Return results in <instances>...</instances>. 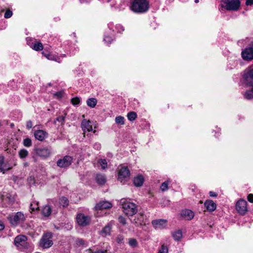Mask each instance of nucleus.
Here are the masks:
<instances>
[{
    "instance_id": "nucleus-1",
    "label": "nucleus",
    "mask_w": 253,
    "mask_h": 253,
    "mask_svg": "<svg viewBox=\"0 0 253 253\" xmlns=\"http://www.w3.org/2000/svg\"><path fill=\"white\" fill-rule=\"evenodd\" d=\"M148 8V2L146 0H134L131 5L132 10L136 12H145Z\"/></svg>"
},
{
    "instance_id": "nucleus-2",
    "label": "nucleus",
    "mask_w": 253,
    "mask_h": 253,
    "mask_svg": "<svg viewBox=\"0 0 253 253\" xmlns=\"http://www.w3.org/2000/svg\"><path fill=\"white\" fill-rule=\"evenodd\" d=\"M8 220L11 225L14 226L23 222L26 219V216L21 211L10 214L7 217Z\"/></svg>"
},
{
    "instance_id": "nucleus-3",
    "label": "nucleus",
    "mask_w": 253,
    "mask_h": 253,
    "mask_svg": "<svg viewBox=\"0 0 253 253\" xmlns=\"http://www.w3.org/2000/svg\"><path fill=\"white\" fill-rule=\"evenodd\" d=\"M52 234L50 232L45 233L40 241V246L44 249L49 248L53 245L51 240Z\"/></svg>"
},
{
    "instance_id": "nucleus-4",
    "label": "nucleus",
    "mask_w": 253,
    "mask_h": 253,
    "mask_svg": "<svg viewBox=\"0 0 253 253\" xmlns=\"http://www.w3.org/2000/svg\"><path fill=\"white\" fill-rule=\"evenodd\" d=\"M122 206L124 213L128 216H132L137 212L136 206L132 203L125 202Z\"/></svg>"
},
{
    "instance_id": "nucleus-5",
    "label": "nucleus",
    "mask_w": 253,
    "mask_h": 253,
    "mask_svg": "<svg viewBox=\"0 0 253 253\" xmlns=\"http://www.w3.org/2000/svg\"><path fill=\"white\" fill-rule=\"evenodd\" d=\"M222 2L223 6L228 10H237L240 5L239 0H225Z\"/></svg>"
},
{
    "instance_id": "nucleus-6",
    "label": "nucleus",
    "mask_w": 253,
    "mask_h": 253,
    "mask_svg": "<svg viewBox=\"0 0 253 253\" xmlns=\"http://www.w3.org/2000/svg\"><path fill=\"white\" fill-rule=\"evenodd\" d=\"M130 171L127 167L120 166L118 168V180L121 182L129 178Z\"/></svg>"
},
{
    "instance_id": "nucleus-7",
    "label": "nucleus",
    "mask_w": 253,
    "mask_h": 253,
    "mask_svg": "<svg viewBox=\"0 0 253 253\" xmlns=\"http://www.w3.org/2000/svg\"><path fill=\"white\" fill-rule=\"evenodd\" d=\"M236 209L241 215L245 214L248 211L247 202L243 199L239 200L236 204Z\"/></svg>"
},
{
    "instance_id": "nucleus-8",
    "label": "nucleus",
    "mask_w": 253,
    "mask_h": 253,
    "mask_svg": "<svg viewBox=\"0 0 253 253\" xmlns=\"http://www.w3.org/2000/svg\"><path fill=\"white\" fill-rule=\"evenodd\" d=\"M77 222L81 226H85L90 222V218L83 213H79L77 215Z\"/></svg>"
},
{
    "instance_id": "nucleus-9",
    "label": "nucleus",
    "mask_w": 253,
    "mask_h": 253,
    "mask_svg": "<svg viewBox=\"0 0 253 253\" xmlns=\"http://www.w3.org/2000/svg\"><path fill=\"white\" fill-rule=\"evenodd\" d=\"M244 83L247 85H253V68L246 70L244 74Z\"/></svg>"
},
{
    "instance_id": "nucleus-10",
    "label": "nucleus",
    "mask_w": 253,
    "mask_h": 253,
    "mask_svg": "<svg viewBox=\"0 0 253 253\" xmlns=\"http://www.w3.org/2000/svg\"><path fill=\"white\" fill-rule=\"evenodd\" d=\"M72 158L69 156H66L57 161V165L61 168H66L72 164Z\"/></svg>"
},
{
    "instance_id": "nucleus-11",
    "label": "nucleus",
    "mask_w": 253,
    "mask_h": 253,
    "mask_svg": "<svg viewBox=\"0 0 253 253\" xmlns=\"http://www.w3.org/2000/svg\"><path fill=\"white\" fill-rule=\"evenodd\" d=\"M35 151L38 156L43 158H46L51 154V150L47 147L37 148Z\"/></svg>"
},
{
    "instance_id": "nucleus-12",
    "label": "nucleus",
    "mask_w": 253,
    "mask_h": 253,
    "mask_svg": "<svg viewBox=\"0 0 253 253\" xmlns=\"http://www.w3.org/2000/svg\"><path fill=\"white\" fill-rule=\"evenodd\" d=\"M152 224L156 229L165 228L167 225V221L165 219H160L152 221Z\"/></svg>"
},
{
    "instance_id": "nucleus-13",
    "label": "nucleus",
    "mask_w": 253,
    "mask_h": 253,
    "mask_svg": "<svg viewBox=\"0 0 253 253\" xmlns=\"http://www.w3.org/2000/svg\"><path fill=\"white\" fill-rule=\"evenodd\" d=\"M242 57L246 60H251L253 59V47L246 48L242 52Z\"/></svg>"
},
{
    "instance_id": "nucleus-14",
    "label": "nucleus",
    "mask_w": 253,
    "mask_h": 253,
    "mask_svg": "<svg viewBox=\"0 0 253 253\" xmlns=\"http://www.w3.org/2000/svg\"><path fill=\"white\" fill-rule=\"evenodd\" d=\"M27 237L24 235L17 236L14 240L15 245L18 248L24 247L26 244Z\"/></svg>"
},
{
    "instance_id": "nucleus-15",
    "label": "nucleus",
    "mask_w": 253,
    "mask_h": 253,
    "mask_svg": "<svg viewBox=\"0 0 253 253\" xmlns=\"http://www.w3.org/2000/svg\"><path fill=\"white\" fill-rule=\"evenodd\" d=\"M81 127L84 133L86 131L90 132L92 130V123L89 120L84 119L81 123Z\"/></svg>"
},
{
    "instance_id": "nucleus-16",
    "label": "nucleus",
    "mask_w": 253,
    "mask_h": 253,
    "mask_svg": "<svg viewBox=\"0 0 253 253\" xmlns=\"http://www.w3.org/2000/svg\"><path fill=\"white\" fill-rule=\"evenodd\" d=\"M11 167L7 162H4L3 156H0V171L4 173L5 171L11 169Z\"/></svg>"
},
{
    "instance_id": "nucleus-17",
    "label": "nucleus",
    "mask_w": 253,
    "mask_h": 253,
    "mask_svg": "<svg viewBox=\"0 0 253 253\" xmlns=\"http://www.w3.org/2000/svg\"><path fill=\"white\" fill-rule=\"evenodd\" d=\"M112 207V204L107 201L100 202L96 204L95 209L96 210H101L110 209Z\"/></svg>"
},
{
    "instance_id": "nucleus-18",
    "label": "nucleus",
    "mask_w": 253,
    "mask_h": 253,
    "mask_svg": "<svg viewBox=\"0 0 253 253\" xmlns=\"http://www.w3.org/2000/svg\"><path fill=\"white\" fill-rule=\"evenodd\" d=\"M34 136L36 139L42 141L47 137V133L42 130H38L35 131Z\"/></svg>"
},
{
    "instance_id": "nucleus-19",
    "label": "nucleus",
    "mask_w": 253,
    "mask_h": 253,
    "mask_svg": "<svg viewBox=\"0 0 253 253\" xmlns=\"http://www.w3.org/2000/svg\"><path fill=\"white\" fill-rule=\"evenodd\" d=\"M205 206L207 208V210L209 211H214L216 208V204L213 202L212 200H207L205 203Z\"/></svg>"
},
{
    "instance_id": "nucleus-20",
    "label": "nucleus",
    "mask_w": 253,
    "mask_h": 253,
    "mask_svg": "<svg viewBox=\"0 0 253 253\" xmlns=\"http://www.w3.org/2000/svg\"><path fill=\"white\" fill-rule=\"evenodd\" d=\"M181 215L187 220H190L193 218L194 216V212L189 210H185L182 211Z\"/></svg>"
},
{
    "instance_id": "nucleus-21",
    "label": "nucleus",
    "mask_w": 253,
    "mask_h": 253,
    "mask_svg": "<svg viewBox=\"0 0 253 253\" xmlns=\"http://www.w3.org/2000/svg\"><path fill=\"white\" fill-rule=\"evenodd\" d=\"M144 182V178L141 175H138L133 179V183L135 186L140 187Z\"/></svg>"
},
{
    "instance_id": "nucleus-22",
    "label": "nucleus",
    "mask_w": 253,
    "mask_h": 253,
    "mask_svg": "<svg viewBox=\"0 0 253 253\" xmlns=\"http://www.w3.org/2000/svg\"><path fill=\"white\" fill-rule=\"evenodd\" d=\"M96 181L99 185H103L106 182V177L104 174H97L96 176Z\"/></svg>"
},
{
    "instance_id": "nucleus-23",
    "label": "nucleus",
    "mask_w": 253,
    "mask_h": 253,
    "mask_svg": "<svg viewBox=\"0 0 253 253\" xmlns=\"http://www.w3.org/2000/svg\"><path fill=\"white\" fill-rule=\"evenodd\" d=\"M42 214L45 217L49 216L51 213V209L49 206H45L42 210Z\"/></svg>"
},
{
    "instance_id": "nucleus-24",
    "label": "nucleus",
    "mask_w": 253,
    "mask_h": 253,
    "mask_svg": "<svg viewBox=\"0 0 253 253\" xmlns=\"http://www.w3.org/2000/svg\"><path fill=\"white\" fill-rule=\"evenodd\" d=\"M97 100L95 98H90L86 101V104L90 108H94L96 106Z\"/></svg>"
},
{
    "instance_id": "nucleus-25",
    "label": "nucleus",
    "mask_w": 253,
    "mask_h": 253,
    "mask_svg": "<svg viewBox=\"0 0 253 253\" xmlns=\"http://www.w3.org/2000/svg\"><path fill=\"white\" fill-rule=\"evenodd\" d=\"M42 54L49 60H55V61H57L58 62H60V58L57 56L56 55H52L51 54H46L44 53V52H42Z\"/></svg>"
},
{
    "instance_id": "nucleus-26",
    "label": "nucleus",
    "mask_w": 253,
    "mask_h": 253,
    "mask_svg": "<svg viewBox=\"0 0 253 253\" xmlns=\"http://www.w3.org/2000/svg\"><path fill=\"white\" fill-rule=\"evenodd\" d=\"M59 203L63 208H67L69 204V201L67 198L62 197L59 199Z\"/></svg>"
},
{
    "instance_id": "nucleus-27",
    "label": "nucleus",
    "mask_w": 253,
    "mask_h": 253,
    "mask_svg": "<svg viewBox=\"0 0 253 253\" xmlns=\"http://www.w3.org/2000/svg\"><path fill=\"white\" fill-rule=\"evenodd\" d=\"M172 236L175 240L179 241L182 237V232L180 230L176 231L173 233Z\"/></svg>"
},
{
    "instance_id": "nucleus-28",
    "label": "nucleus",
    "mask_w": 253,
    "mask_h": 253,
    "mask_svg": "<svg viewBox=\"0 0 253 253\" xmlns=\"http://www.w3.org/2000/svg\"><path fill=\"white\" fill-rule=\"evenodd\" d=\"M28 154V151L24 149H21L18 152V155L21 159L25 158L27 157Z\"/></svg>"
},
{
    "instance_id": "nucleus-29",
    "label": "nucleus",
    "mask_w": 253,
    "mask_h": 253,
    "mask_svg": "<svg viewBox=\"0 0 253 253\" xmlns=\"http://www.w3.org/2000/svg\"><path fill=\"white\" fill-rule=\"evenodd\" d=\"M111 225L110 224H107L105 226L102 230V233L105 235H109L111 230Z\"/></svg>"
},
{
    "instance_id": "nucleus-30",
    "label": "nucleus",
    "mask_w": 253,
    "mask_h": 253,
    "mask_svg": "<svg viewBox=\"0 0 253 253\" xmlns=\"http://www.w3.org/2000/svg\"><path fill=\"white\" fill-rule=\"evenodd\" d=\"M32 48L36 51L42 50L43 49V45L41 42H36L33 44Z\"/></svg>"
},
{
    "instance_id": "nucleus-31",
    "label": "nucleus",
    "mask_w": 253,
    "mask_h": 253,
    "mask_svg": "<svg viewBox=\"0 0 253 253\" xmlns=\"http://www.w3.org/2000/svg\"><path fill=\"white\" fill-rule=\"evenodd\" d=\"M127 117L128 120L132 121L136 118L137 115L134 112H130L127 114Z\"/></svg>"
},
{
    "instance_id": "nucleus-32",
    "label": "nucleus",
    "mask_w": 253,
    "mask_h": 253,
    "mask_svg": "<svg viewBox=\"0 0 253 253\" xmlns=\"http://www.w3.org/2000/svg\"><path fill=\"white\" fill-rule=\"evenodd\" d=\"M39 207L38 203L37 202H33L30 205L31 212L39 210Z\"/></svg>"
},
{
    "instance_id": "nucleus-33",
    "label": "nucleus",
    "mask_w": 253,
    "mask_h": 253,
    "mask_svg": "<svg viewBox=\"0 0 253 253\" xmlns=\"http://www.w3.org/2000/svg\"><path fill=\"white\" fill-rule=\"evenodd\" d=\"M115 122L118 125H123L125 124L124 118L121 116L116 117L115 118Z\"/></svg>"
},
{
    "instance_id": "nucleus-34",
    "label": "nucleus",
    "mask_w": 253,
    "mask_h": 253,
    "mask_svg": "<svg viewBox=\"0 0 253 253\" xmlns=\"http://www.w3.org/2000/svg\"><path fill=\"white\" fill-rule=\"evenodd\" d=\"M245 97L247 99L253 98V89L248 90L245 94Z\"/></svg>"
},
{
    "instance_id": "nucleus-35",
    "label": "nucleus",
    "mask_w": 253,
    "mask_h": 253,
    "mask_svg": "<svg viewBox=\"0 0 253 253\" xmlns=\"http://www.w3.org/2000/svg\"><path fill=\"white\" fill-rule=\"evenodd\" d=\"M98 163L101 166L102 169H105L107 167V163L106 159H100L98 160Z\"/></svg>"
},
{
    "instance_id": "nucleus-36",
    "label": "nucleus",
    "mask_w": 253,
    "mask_h": 253,
    "mask_svg": "<svg viewBox=\"0 0 253 253\" xmlns=\"http://www.w3.org/2000/svg\"><path fill=\"white\" fill-rule=\"evenodd\" d=\"M23 145L24 146L29 147L32 145V141L31 139L26 138L23 140Z\"/></svg>"
},
{
    "instance_id": "nucleus-37",
    "label": "nucleus",
    "mask_w": 253,
    "mask_h": 253,
    "mask_svg": "<svg viewBox=\"0 0 253 253\" xmlns=\"http://www.w3.org/2000/svg\"><path fill=\"white\" fill-rule=\"evenodd\" d=\"M128 244L130 246L134 248L137 246V242L135 239L131 238L129 239Z\"/></svg>"
},
{
    "instance_id": "nucleus-38",
    "label": "nucleus",
    "mask_w": 253,
    "mask_h": 253,
    "mask_svg": "<svg viewBox=\"0 0 253 253\" xmlns=\"http://www.w3.org/2000/svg\"><path fill=\"white\" fill-rule=\"evenodd\" d=\"M168 184L169 182L168 181H165L163 182L161 186V189L162 191H165L168 189Z\"/></svg>"
},
{
    "instance_id": "nucleus-39",
    "label": "nucleus",
    "mask_w": 253,
    "mask_h": 253,
    "mask_svg": "<svg viewBox=\"0 0 253 253\" xmlns=\"http://www.w3.org/2000/svg\"><path fill=\"white\" fill-rule=\"evenodd\" d=\"M71 103L73 105H78L80 103V99L78 97H74L71 99Z\"/></svg>"
},
{
    "instance_id": "nucleus-40",
    "label": "nucleus",
    "mask_w": 253,
    "mask_h": 253,
    "mask_svg": "<svg viewBox=\"0 0 253 253\" xmlns=\"http://www.w3.org/2000/svg\"><path fill=\"white\" fill-rule=\"evenodd\" d=\"M158 253H168V248L165 245H162Z\"/></svg>"
},
{
    "instance_id": "nucleus-41",
    "label": "nucleus",
    "mask_w": 253,
    "mask_h": 253,
    "mask_svg": "<svg viewBox=\"0 0 253 253\" xmlns=\"http://www.w3.org/2000/svg\"><path fill=\"white\" fill-rule=\"evenodd\" d=\"M12 15V11L10 10L9 9H8L5 11L4 16L5 18H9L11 17Z\"/></svg>"
},
{
    "instance_id": "nucleus-42",
    "label": "nucleus",
    "mask_w": 253,
    "mask_h": 253,
    "mask_svg": "<svg viewBox=\"0 0 253 253\" xmlns=\"http://www.w3.org/2000/svg\"><path fill=\"white\" fill-rule=\"evenodd\" d=\"M118 220L119 222L122 224L123 225H125L126 224V218L124 217L120 216L119 217Z\"/></svg>"
},
{
    "instance_id": "nucleus-43",
    "label": "nucleus",
    "mask_w": 253,
    "mask_h": 253,
    "mask_svg": "<svg viewBox=\"0 0 253 253\" xmlns=\"http://www.w3.org/2000/svg\"><path fill=\"white\" fill-rule=\"evenodd\" d=\"M104 40L106 42L109 43L111 42V41L112 40V38L110 37L105 36L104 39Z\"/></svg>"
},
{
    "instance_id": "nucleus-44",
    "label": "nucleus",
    "mask_w": 253,
    "mask_h": 253,
    "mask_svg": "<svg viewBox=\"0 0 253 253\" xmlns=\"http://www.w3.org/2000/svg\"><path fill=\"white\" fill-rule=\"evenodd\" d=\"M124 240V238L121 235H119L117 238V241L118 243H122Z\"/></svg>"
},
{
    "instance_id": "nucleus-45",
    "label": "nucleus",
    "mask_w": 253,
    "mask_h": 253,
    "mask_svg": "<svg viewBox=\"0 0 253 253\" xmlns=\"http://www.w3.org/2000/svg\"><path fill=\"white\" fill-rule=\"evenodd\" d=\"M248 200L250 202L253 203V194H250L248 196Z\"/></svg>"
},
{
    "instance_id": "nucleus-46",
    "label": "nucleus",
    "mask_w": 253,
    "mask_h": 253,
    "mask_svg": "<svg viewBox=\"0 0 253 253\" xmlns=\"http://www.w3.org/2000/svg\"><path fill=\"white\" fill-rule=\"evenodd\" d=\"M56 120L58 122L63 123L64 122V117L63 116H59L56 118Z\"/></svg>"
},
{
    "instance_id": "nucleus-47",
    "label": "nucleus",
    "mask_w": 253,
    "mask_h": 253,
    "mask_svg": "<svg viewBox=\"0 0 253 253\" xmlns=\"http://www.w3.org/2000/svg\"><path fill=\"white\" fill-rule=\"evenodd\" d=\"M32 123L31 121H29L27 122L26 126L28 129L32 128Z\"/></svg>"
},
{
    "instance_id": "nucleus-48",
    "label": "nucleus",
    "mask_w": 253,
    "mask_h": 253,
    "mask_svg": "<svg viewBox=\"0 0 253 253\" xmlns=\"http://www.w3.org/2000/svg\"><path fill=\"white\" fill-rule=\"evenodd\" d=\"M28 181H29V183H30V184L34 183H35V179H34V177H32V176H30V177L28 178Z\"/></svg>"
},
{
    "instance_id": "nucleus-49",
    "label": "nucleus",
    "mask_w": 253,
    "mask_h": 253,
    "mask_svg": "<svg viewBox=\"0 0 253 253\" xmlns=\"http://www.w3.org/2000/svg\"><path fill=\"white\" fill-rule=\"evenodd\" d=\"M246 3L247 5H251L253 4V0H247Z\"/></svg>"
},
{
    "instance_id": "nucleus-50",
    "label": "nucleus",
    "mask_w": 253,
    "mask_h": 253,
    "mask_svg": "<svg viewBox=\"0 0 253 253\" xmlns=\"http://www.w3.org/2000/svg\"><path fill=\"white\" fill-rule=\"evenodd\" d=\"M209 194L211 197H216L217 196V194L215 192L212 191L210 192Z\"/></svg>"
},
{
    "instance_id": "nucleus-51",
    "label": "nucleus",
    "mask_w": 253,
    "mask_h": 253,
    "mask_svg": "<svg viewBox=\"0 0 253 253\" xmlns=\"http://www.w3.org/2000/svg\"><path fill=\"white\" fill-rule=\"evenodd\" d=\"M94 253H107V251L106 250H98L95 252Z\"/></svg>"
},
{
    "instance_id": "nucleus-52",
    "label": "nucleus",
    "mask_w": 253,
    "mask_h": 253,
    "mask_svg": "<svg viewBox=\"0 0 253 253\" xmlns=\"http://www.w3.org/2000/svg\"><path fill=\"white\" fill-rule=\"evenodd\" d=\"M4 228V225L3 223L0 221V231L3 230Z\"/></svg>"
},
{
    "instance_id": "nucleus-53",
    "label": "nucleus",
    "mask_w": 253,
    "mask_h": 253,
    "mask_svg": "<svg viewBox=\"0 0 253 253\" xmlns=\"http://www.w3.org/2000/svg\"><path fill=\"white\" fill-rule=\"evenodd\" d=\"M56 95H57L58 97H61V93H57L55 94Z\"/></svg>"
},
{
    "instance_id": "nucleus-54",
    "label": "nucleus",
    "mask_w": 253,
    "mask_h": 253,
    "mask_svg": "<svg viewBox=\"0 0 253 253\" xmlns=\"http://www.w3.org/2000/svg\"><path fill=\"white\" fill-rule=\"evenodd\" d=\"M138 219H139V217H138V219H137V221H135V223H137V224H141V223L140 222H138Z\"/></svg>"
},
{
    "instance_id": "nucleus-55",
    "label": "nucleus",
    "mask_w": 253,
    "mask_h": 253,
    "mask_svg": "<svg viewBox=\"0 0 253 253\" xmlns=\"http://www.w3.org/2000/svg\"><path fill=\"white\" fill-rule=\"evenodd\" d=\"M80 243L81 244H84V241H83L82 240H80Z\"/></svg>"
},
{
    "instance_id": "nucleus-56",
    "label": "nucleus",
    "mask_w": 253,
    "mask_h": 253,
    "mask_svg": "<svg viewBox=\"0 0 253 253\" xmlns=\"http://www.w3.org/2000/svg\"><path fill=\"white\" fill-rule=\"evenodd\" d=\"M195 2L196 3H198L199 2V0H195Z\"/></svg>"
},
{
    "instance_id": "nucleus-57",
    "label": "nucleus",
    "mask_w": 253,
    "mask_h": 253,
    "mask_svg": "<svg viewBox=\"0 0 253 253\" xmlns=\"http://www.w3.org/2000/svg\"><path fill=\"white\" fill-rule=\"evenodd\" d=\"M139 217H140L141 218H142V215H139Z\"/></svg>"
},
{
    "instance_id": "nucleus-58",
    "label": "nucleus",
    "mask_w": 253,
    "mask_h": 253,
    "mask_svg": "<svg viewBox=\"0 0 253 253\" xmlns=\"http://www.w3.org/2000/svg\"><path fill=\"white\" fill-rule=\"evenodd\" d=\"M25 166H27V165H28V164H27V163H25Z\"/></svg>"
}]
</instances>
